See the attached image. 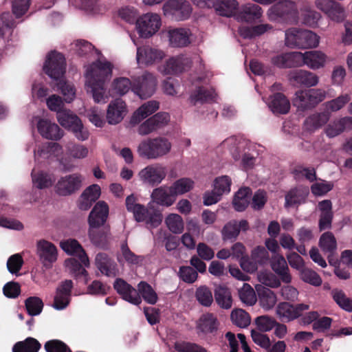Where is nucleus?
Returning a JSON list of instances; mask_svg holds the SVG:
<instances>
[{
    "label": "nucleus",
    "instance_id": "nucleus-1",
    "mask_svg": "<svg viewBox=\"0 0 352 352\" xmlns=\"http://www.w3.org/2000/svg\"><path fill=\"white\" fill-rule=\"evenodd\" d=\"M172 148L173 144L168 138L157 136L142 140L137 146V153L142 159L155 160L168 156Z\"/></svg>",
    "mask_w": 352,
    "mask_h": 352
},
{
    "label": "nucleus",
    "instance_id": "nucleus-2",
    "mask_svg": "<svg viewBox=\"0 0 352 352\" xmlns=\"http://www.w3.org/2000/svg\"><path fill=\"white\" fill-rule=\"evenodd\" d=\"M319 43L320 36L311 30L292 28L285 33V44L292 49L316 48Z\"/></svg>",
    "mask_w": 352,
    "mask_h": 352
},
{
    "label": "nucleus",
    "instance_id": "nucleus-3",
    "mask_svg": "<svg viewBox=\"0 0 352 352\" xmlns=\"http://www.w3.org/2000/svg\"><path fill=\"white\" fill-rule=\"evenodd\" d=\"M247 143L245 142H237L234 138L226 139L223 142V146L229 149L230 154L232 155L235 161H238L241 158V163L244 168L248 169L253 166L255 162V155L250 153V147L249 145L247 148Z\"/></svg>",
    "mask_w": 352,
    "mask_h": 352
},
{
    "label": "nucleus",
    "instance_id": "nucleus-4",
    "mask_svg": "<svg viewBox=\"0 0 352 352\" xmlns=\"http://www.w3.org/2000/svg\"><path fill=\"white\" fill-rule=\"evenodd\" d=\"M267 16L273 21H286L297 23L298 11L294 2L284 1L272 6L267 11Z\"/></svg>",
    "mask_w": 352,
    "mask_h": 352
},
{
    "label": "nucleus",
    "instance_id": "nucleus-5",
    "mask_svg": "<svg viewBox=\"0 0 352 352\" xmlns=\"http://www.w3.org/2000/svg\"><path fill=\"white\" fill-rule=\"evenodd\" d=\"M137 176L142 184L154 187L160 185L165 179L167 169L162 164H151L142 168Z\"/></svg>",
    "mask_w": 352,
    "mask_h": 352
},
{
    "label": "nucleus",
    "instance_id": "nucleus-6",
    "mask_svg": "<svg viewBox=\"0 0 352 352\" xmlns=\"http://www.w3.org/2000/svg\"><path fill=\"white\" fill-rule=\"evenodd\" d=\"M162 23V18L160 14L147 12L137 19L135 30L140 37L148 38L160 30Z\"/></svg>",
    "mask_w": 352,
    "mask_h": 352
},
{
    "label": "nucleus",
    "instance_id": "nucleus-7",
    "mask_svg": "<svg viewBox=\"0 0 352 352\" xmlns=\"http://www.w3.org/2000/svg\"><path fill=\"white\" fill-rule=\"evenodd\" d=\"M112 75V66L104 60H98L85 66V83L107 82Z\"/></svg>",
    "mask_w": 352,
    "mask_h": 352
},
{
    "label": "nucleus",
    "instance_id": "nucleus-8",
    "mask_svg": "<svg viewBox=\"0 0 352 352\" xmlns=\"http://www.w3.org/2000/svg\"><path fill=\"white\" fill-rule=\"evenodd\" d=\"M192 65L190 57L179 54L166 59L157 67V71L164 76H179L188 71Z\"/></svg>",
    "mask_w": 352,
    "mask_h": 352
},
{
    "label": "nucleus",
    "instance_id": "nucleus-9",
    "mask_svg": "<svg viewBox=\"0 0 352 352\" xmlns=\"http://www.w3.org/2000/svg\"><path fill=\"white\" fill-rule=\"evenodd\" d=\"M165 16L175 21L188 19L192 12V8L187 0H168L162 8Z\"/></svg>",
    "mask_w": 352,
    "mask_h": 352
},
{
    "label": "nucleus",
    "instance_id": "nucleus-10",
    "mask_svg": "<svg viewBox=\"0 0 352 352\" xmlns=\"http://www.w3.org/2000/svg\"><path fill=\"white\" fill-rule=\"evenodd\" d=\"M157 85L156 76L149 72H145L134 80L132 91L140 98H146L155 93Z\"/></svg>",
    "mask_w": 352,
    "mask_h": 352
},
{
    "label": "nucleus",
    "instance_id": "nucleus-11",
    "mask_svg": "<svg viewBox=\"0 0 352 352\" xmlns=\"http://www.w3.org/2000/svg\"><path fill=\"white\" fill-rule=\"evenodd\" d=\"M166 57V52L158 47L150 45L138 47L136 61L140 67H148L157 64Z\"/></svg>",
    "mask_w": 352,
    "mask_h": 352
},
{
    "label": "nucleus",
    "instance_id": "nucleus-12",
    "mask_svg": "<svg viewBox=\"0 0 352 352\" xmlns=\"http://www.w3.org/2000/svg\"><path fill=\"white\" fill-rule=\"evenodd\" d=\"M309 309V306L307 304L293 305L287 302H282L276 306V314L281 321L288 322L298 318L304 311Z\"/></svg>",
    "mask_w": 352,
    "mask_h": 352
},
{
    "label": "nucleus",
    "instance_id": "nucleus-13",
    "mask_svg": "<svg viewBox=\"0 0 352 352\" xmlns=\"http://www.w3.org/2000/svg\"><path fill=\"white\" fill-rule=\"evenodd\" d=\"M43 69L51 78L59 80L65 72L64 56L56 52H50L47 56Z\"/></svg>",
    "mask_w": 352,
    "mask_h": 352
},
{
    "label": "nucleus",
    "instance_id": "nucleus-14",
    "mask_svg": "<svg viewBox=\"0 0 352 352\" xmlns=\"http://www.w3.org/2000/svg\"><path fill=\"white\" fill-rule=\"evenodd\" d=\"M82 182V177L77 173L61 177L54 186L56 194L60 196H68L78 190Z\"/></svg>",
    "mask_w": 352,
    "mask_h": 352
},
{
    "label": "nucleus",
    "instance_id": "nucleus-15",
    "mask_svg": "<svg viewBox=\"0 0 352 352\" xmlns=\"http://www.w3.org/2000/svg\"><path fill=\"white\" fill-rule=\"evenodd\" d=\"M151 206V203L148 204ZM134 219L138 222H144L149 229L158 227L162 221V214L160 211L146 208L143 205L138 206L133 212Z\"/></svg>",
    "mask_w": 352,
    "mask_h": 352
},
{
    "label": "nucleus",
    "instance_id": "nucleus-16",
    "mask_svg": "<svg viewBox=\"0 0 352 352\" xmlns=\"http://www.w3.org/2000/svg\"><path fill=\"white\" fill-rule=\"evenodd\" d=\"M36 254L41 263L46 267H50L58 258V250L54 244L45 239L36 243Z\"/></svg>",
    "mask_w": 352,
    "mask_h": 352
},
{
    "label": "nucleus",
    "instance_id": "nucleus-17",
    "mask_svg": "<svg viewBox=\"0 0 352 352\" xmlns=\"http://www.w3.org/2000/svg\"><path fill=\"white\" fill-rule=\"evenodd\" d=\"M299 67L306 65L313 70L323 68L328 61L327 56L320 50L299 52Z\"/></svg>",
    "mask_w": 352,
    "mask_h": 352
},
{
    "label": "nucleus",
    "instance_id": "nucleus-18",
    "mask_svg": "<svg viewBox=\"0 0 352 352\" xmlns=\"http://www.w3.org/2000/svg\"><path fill=\"white\" fill-rule=\"evenodd\" d=\"M168 45L172 47H184L190 43L191 32L184 28H168L164 31Z\"/></svg>",
    "mask_w": 352,
    "mask_h": 352
},
{
    "label": "nucleus",
    "instance_id": "nucleus-19",
    "mask_svg": "<svg viewBox=\"0 0 352 352\" xmlns=\"http://www.w3.org/2000/svg\"><path fill=\"white\" fill-rule=\"evenodd\" d=\"M128 113V108L125 102L116 98L111 100L107 106L106 118L111 125L120 123Z\"/></svg>",
    "mask_w": 352,
    "mask_h": 352
},
{
    "label": "nucleus",
    "instance_id": "nucleus-20",
    "mask_svg": "<svg viewBox=\"0 0 352 352\" xmlns=\"http://www.w3.org/2000/svg\"><path fill=\"white\" fill-rule=\"evenodd\" d=\"M113 287L123 300L134 305H139L142 302V298L138 291L124 280L117 279Z\"/></svg>",
    "mask_w": 352,
    "mask_h": 352
},
{
    "label": "nucleus",
    "instance_id": "nucleus-21",
    "mask_svg": "<svg viewBox=\"0 0 352 352\" xmlns=\"http://www.w3.org/2000/svg\"><path fill=\"white\" fill-rule=\"evenodd\" d=\"M62 250L67 254L76 256L85 267L90 265L89 258L82 247L76 239H67L60 243Z\"/></svg>",
    "mask_w": 352,
    "mask_h": 352
},
{
    "label": "nucleus",
    "instance_id": "nucleus-22",
    "mask_svg": "<svg viewBox=\"0 0 352 352\" xmlns=\"http://www.w3.org/2000/svg\"><path fill=\"white\" fill-rule=\"evenodd\" d=\"M108 215V205L103 201H98L94 206L89 215V227L100 228L106 222Z\"/></svg>",
    "mask_w": 352,
    "mask_h": 352
},
{
    "label": "nucleus",
    "instance_id": "nucleus-23",
    "mask_svg": "<svg viewBox=\"0 0 352 352\" xmlns=\"http://www.w3.org/2000/svg\"><path fill=\"white\" fill-rule=\"evenodd\" d=\"M37 130L40 135L48 140H58L63 136V131L54 122L47 119H41L37 123Z\"/></svg>",
    "mask_w": 352,
    "mask_h": 352
},
{
    "label": "nucleus",
    "instance_id": "nucleus-24",
    "mask_svg": "<svg viewBox=\"0 0 352 352\" xmlns=\"http://www.w3.org/2000/svg\"><path fill=\"white\" fill-rule=\"evenodd\" d=\"M318 210L319 212V230L322 231L330 229L333 217L331 201L327 199L320 201L318 204Z\"/></svg>",
    "mask_w": 352,
    "mask_h": 352
},
{
    "label": "nucleus",
    "instance_id": "nucleus-25",
    "mask_svg": "<svg viewBox=\"0 0 352 352\" xmlns=\"http://www.w3.org/2000/svg\"><path fill=\"white\" fill-rule=\"evenodd\" d=\"M289 79L296 84L307 87L316 86L319 82V78L316 74L304 69L291 72Z\"/></svg>",
    "mask_w": 352,
    "mask_h": 352
},
{
    "label": "nucleus",
    "instance_id": "nucleus-26",
    "mask_svg": "<svg viewBox=\"0 0 352 352\" xmlns=\"http://www.w3.org/2000/svg\"><path fill=\"white\" fill-rule=\"evenodd\" d=\"M72 287L71 280H65L58 287L54 300V307L56 309L61 310L67 307L69 303Z\"/></svg>",
    "mask_w": 352,
    "mask_h": 352
},
{
    "label": "nucleus",
    "instance_id": "nucleus-27",
    "mask_svg": "<svg viewBox=\"0 0 352 352\" xmlns=\"http://www.w3.org/2000/svg\"><path fill=\"white\" fill-rule=\"evenodd\" d=\"M259 305L265 311L272 310L277 302V296L274 292L261 285H256Z\"/></svg>",
    "mask_w": 352,
    "mask_h": 352
},
{
    "label": "nucleus",
    "instance_id": "nucleus-28",
    "mask_svg": "<svg viewBox=\"0 0 352 352\" xmlns=\"http://www.w3.org/2000/svg\"><path fill=\"white\" fill-rule=\"evenodd\" d=\"M95 265L104 275L114 277L118 274L116 263L104 253H98L95 258Z\"/></svg>",
    "mask_w": 352,
    "mask_h": 352
},
{
    "label": "nucleus",
    "instance_id": "nucleus-29",
    "mask_svg": "<svg viewBox=\"0 0 352 352\" xmlns=\"http://www.w3.org/2000/svg\"><path fill=\"white\" fill-rule=\"evenodd\" d=\"M106 82L96 83H85V88L87 94L90 95L96 103H106L109 94L106 90Z\"/></svg>",
    "mask_w": 352,
    "mask_h": 352
},
{
    "label": "nucleus",
    "instance_id": "nucleus-30",
    "mask_svg": "<svg viewBox=\"0 0 352 352\" xmlns=\"http://www.w3.org/2000/svg\"><path fill=\"white\" fill-rule=\"evenodd\" d=\"M217 95L212 89L204 87H197L190 95L189 102L193 106L214 100Z\"/></svg>",
    "mask_w": 352,
    "mask_h": 352
},
{
    "label": "nucleus",
    "instance_id": "nucleus-31",
    "mask_svg": "<svg viewBox=\"0 0 352 352\" xmlns=\"http://www.w3.org/2000/svg\"><path fill=\"white\" fill-rule=\"evenodd\" d=\"M271 267L283 283H291L292 276L289 272L286 260L282 255L276 254L272 257Z\"/></svg>",
    "mask_w": 352,
    "mask_h": 352
},
{
    "label": "nucleus",
    "instance_id": "nucleus-32",
    "mask_svg": "<svg viewBox=\"0 0 352 352\" xmlns=\"http://www.w3.org/2000/svg\"><path fill=\"white\" fill-rule=\"evenodd\" d=\"M261 8L252 3H248L239 8L236 19L241 21H253L261 17Z\"/></svg>",
    "mask_w": 352,
    "mask_h": 352
},
{
    "label": "nucleus",
    "instance_id": "nucleus-33",
    "mask_svg": "<svg viewBox=\"0 0 352 352\" xmlns=\"http://www.w3.org/2000/svg\"><path fill=\"white\" fill-rule=\"evenodd\" d=\"M159 103L155 100L148 101L142 104L133 113L131 118L133 124H138L159 109Z\"/></svg>",
    "mask_w": 352,
    "mask_h": 352
},
{
    "label": "nucleus",
    "instance_id": "nucleus-34",
    "mask_svg": "<svg viewBox=\"0 0 352 352\" xmlns=\"http://www.w3.org/2000/svg\"><path fill=\"white\" fill-rule=\"evenodd\" d=\"M348 128H352V117H344L331 122L325 127L324 133L331 138L338 136Z\"/></svg>",
    "mask_w": 352,
    "mask_h": 352
},
{
    "label": "nucleus",
    "instance_id": "nucleus-35",
    "mask_svg": "<svg viewBox=\"0 0 352 352\" xmlns=\"http://www.w3.org/2000/svg\"><path fill=\"white\" fill-rule=\"evenodd\" d=\"M299 52H292L274 56L272 63L280 68L299 67Z\"/></svg>",
    "mask_w": 352,
    "mask_h": 352
},
{
    "label": "nucleus",
    "instance_id": "nucleus-36",
    "mask_svg": "<svg viewBox=\"0 0 352 352\" xmlns=\"http://www.w3.org/2000/svg\"><path fill=\"white\" fill-rule=\"evenodd\" d=\"M153 202L162 206L169 207L176 201L174 195L168 190L165 186H160L155 188L151 195Z\"/></svg>",
    "mask_w": 352,
    "mask_h": 352
},
{
    "label": "nucleus",
    "instance_id": "nucleus-37",
    "mask_svg": "<svg viewBox=\"0 0 352 352\" xmlns=\"http://www.w3.org/2000/svg\"><path fill=\"white\" fill-rule=\"evenodd\" d=\"M210 7H214L216 11L221 16H234L236 18L239 8L236 0H217L216 1L213 0V5Z\"/></svg>",
    "mask_w": 352,
    "mask_h": 352
},
{
    "label": "nucleus",
    "instance_id": "nucleus-38",
    "mask_svg": "<svg viewBox=\"0 0 352 352\" xmlns=\"http://www.w3.org/2000/svg\"><path fill=\"white\" fill-rule=\"evenodd\" d=\"M195 182L189 177H182L175 181L169 187V191L177 196L183 195L193 189Z\"/></svg>",
    "mask_w": 352,
    "mask_h": 352
},
{
    "label": "nucleus",
    "instance_id": "nucleus-39",
    "mask_svg": "<svg viewBox=\"0 0 352 352\" xmlns=\"http://www.w3.org/2000/svg\"><path fill=\"white\" fill-rule=\"evenodd\" d=\"M329 120V114L326 112L316 113L306 118L305 129L310 132L314 131L326 124Z\"/></svg>",
    "mask_w": 352,
    "mask_h": 352
},
{
    "label": "nucleus",
    "instance_id": "nucleus-40",
    "mask_svg": "<svg viewBox=\"0 0 352 352\" xmlns=\"http://www.w3.org/2000/svg\"><path fill=\"white\" fill-rule=\"evenodd\" d=\"M268 106L274 113H287L290 109L289 100L280 93L274 94L272 97Z\"/></svg>",
    "mask_w": 352,
    "mask_h": 352
},
{
    "label": "nucleus",
    "instance_id": "nucleus-41",
    "mask_svg": "<svg viewBox=\"0 0 352 352\" xmlns=\"http://www.w3.org/2000/svg\"><path fill=\"white\" fill-rule=\"evenodd\" d=\"M309 190L307 188H300L291 190L285 196V206H294L305 202Z\"/></svg>",
    "mask_w": 352,
    "mask_h": 352
},
{
    "label": "nucleus",
    "instance_id": "nucleus-42",
    "mask_svg": "<svg viewBox=\"0 0 352 352\" xmlns=\"http://www.w3.org/2000/svg\"><path fill=\"white\" fill-rule=\"evenodd\" d=\"M31 176L33 186L38 189L47 188L52 186L54 180L52 175L34 169L32 171Z\"/></svg>",
    "mask_w": 352,
    "mask_h": 352
},
{
    "label": "nucleus",
    "instance_id": "nucleus-43",
    "mask_svg": "<svg viewBox=\"0 0 352 352\" xmlns=\"http://www.w3.org/2000/svg\"><path fill=\"white\" fill-rule=\"evenodd\" d=\"M164 223L167 229L173 234H179L184 230V221L178 214L170 213L164 219Z\"/></svg>",
    "mask_w": 352,
    "mask_h": 352
},
{
    "label": "nucleus",
    "instance_id": "nucleus-44",
    "mask_svg": "<svg viewBox=\"0 0 352 352\" xmlns=\"http://www.w3.org/2000/svg\"><path fill=\"white\" fill-rule=\"evenodd\" d=\"M251 190L249 188H240L235 194L232 204L236 210H244L250 204Z\"/></svg>",
    "mask_w": 352,
    "mask_h": 352
},
{
    "label": "nucleus",
    "instance_id": "nucleus-45",
    "mask_svg": "<svg viewBox=\"0 0 352 352\" xmlns=\"http://www.w3.org/2000/svg\"><path fill=\"white\" fill-rule=\"evenodd\" d=\"M214 297L217 304L221 308L230 309L232 307L231 293L226 286H217L214 289Z\"/></svg>",
    "mask_w": 352,
    "mask_h": 352
},
{
    "label": "nucleus",
    "instance_id": "nucleus-46",
    "mask_svg": "<svg viewBox=\"0 0 352 352\" xmlns=\"http://www.w3.org/2000/svg\"><path fill=\"white\" fill-rule=\"evenodd\" d=\"M272 27L269 24H259L250 28L248 26H241L239 29V32L243 38H252L260 36L271 30Z\"/></svg>",
    "mask_w": 352,
    "mask_h": 352
},
{
    "label": "nucleus",
    "instance_id": "nucleus-47",
    "mask_svg": "<svg viewBox=\"0 0 352 352\" xmlns=\"http://www.w3.org/2000/svg\"><path fill=\"white\" fill-rule=\"evenodd\" d=\"M98 228L89 227V237L96 245L104 247L108 242L109 232V230H98Z\"/></svg>",
    "mask_w": 352,
    "mask_h": 352
},
{
    "label": "nucleus",
    "instance_id": "nucleus-48",
    "mask_svg": "<svg viewBox=\"0 0 352 352\" xmlns=\"http://www.w3.org/2000/svg\"><path fill=\"white\" fill-rule=\"evenodd\" d=\"M41 346L37 340L28 338L24 341L16 343L12 348V352H38Z\"/></svg>",
    "mask_w": 352,
    "mask_h": 352
},
{
    "label": "nucleus",
    "instance_id": "nucleus-49",
    "mask_svg": "<svg viewBox=\"0 0 352 352\" xmlns=\"http://www.w3.org/2000/svg\"><path fill=\"white\" fill-rule=\"evenodd\" d=\"M300 13L302 23L309 26L316 25L321 19V14L308 5L303 6L300 10Z\"/></svg>",
    "mask_w": 352,
    "mask_h": 352
},
{
    "label": "nucleus",
    "instance_id": "nucleus-50",
    "mask_svg": "<svg viewBox=\"0 0 352 352\" xmlns=\"http://www.w3.org/2000/svg\"><path fill=\"white\" fill-rule=\"evenodd\" d=\"M257 279L261 283L270 288H278L280 286L281 282L275 274L268 270H261L257 274Z\"/></svg>",
    "mask_w": 352,
    "mask_h": 352
},
{
    "label": "nucleus",
    "instance_id": "nucleus-51",
    "mask_svg": "<svg viewBox=\"0 0 352 352\" xmlns=\"http://www.w3.org/2000/svg\"><path fill=\"white\" fill-rule=\"evenodd\" d=\"M138 294L148 304L155 305L158 299L157 295L152 287L142 281L138 285Z\"/></svg>",
    "mask_w": 352,
    "mask_h": 352
},
{
    "label": "nucleus",
    "instance_id": "nucleus-52",
    "mask_svg": "<svg viewBox=\"0 0 352 352\" xmlns=\"http://www.w3.org/2000/svg\"><path fill=\"white\" fill-rule=\"evenodd\" d=\"M118 260L120 263H122L124 261L129 265H138L142 261V258L132 252L127 244L124 243L121 245V251L120 254L118 256Z\"/></svg>",
    "mask_w": 352,
    "mask_h": 352
},
{
    "label": "nucleus",
    "instance_id": "nucleus-53",
    "mask_svg": "<svg viewBox=\"0 0 352 352\" xmlns=\"http://www.w3.org/2000/svg\"><path fill=\"white\" fill-rule=\"evenodd\" d=\"M319 246L324 252L332 253L337 249V241L330 232L323 233L319 239Z\"/></svg>",
    "mask_w": 352,
    "mask_h": 352
},
{
    "label": "nucleus",
    "instance_id": "nucleus-54",
    "mask_svg": "<svg viewBox=\"0 0 352 352\" xmlns=\"http://www.w3.org/2000/svg\"><path fill=\"white\" fill-rule=\"evenodd\" d=\"M44 148L45 149L38 148L36 152L35 151V157L38 155L43 157H49L50 156L60 157L63 153L62 146L58 143H47Z\"/></svg>",
    "mask_w": 352,
    "mask_h": 352
},
{
    "label": "nucleus",
    "instance_id": "nucleus-55",
    "mask_svg": "<svg viewBox=\"0 0 352 352\" xmlns=\"http://www.w3.org/2000/svg\"><path fill=\"white\" fill-rule=\"evenodd\" d=\"M239 296L241 300L249 306L254 305L257 301L255 291L248 283H243L242 287L239 290Z\"/></svg>",
    "mask_w": 352,
    "mask_h": 352
},
{
    "label": "nucleus",
    "instance_id": "nucleus-56",
    "mask_svg": "<svg viewBox=\"0 0 352 352\" xmlns=\"http://www.w3.org/2000/svg\"><path fill=\"white\" fill-rule=\"evenodd\" d=\"M219 327V322L217 318L212 314L203 315L199 321V327L205 333L212 332L217 330Z\"/></svg>",
    "mask_w": 352,
    "mask_h": 352
},
{
    "label": "nucleus",
    "instance_id": "nucleus-57",
    "mask_svg": "<svg viewBox=\"0 0 352 352\" xmlns=\"http://www.w3.org/2000/svg\"><path fill=\"white\" fill-rule=\"evenodd\" d=\"M230 317L232 323L241 328L247 327L251 322L250 315L241 309H234Z\"/></svg>",
    "mask_w": 352,
    "mask_h": 352
},
{
    "label": "nucleus",
    "instance_id": "nucleus-58",
    "mask_svg": "<svg viewBox=\"0 0 352 352\" xmlns=\"http://www.w3.org/2000/svg\"><path fill=\"white\" fill-rule=\"evenodd\" d=\"M331 294L340 307L347 311H352V300L347 298L343 291L339 289H333Z\"/></svg>",
    "mask_w": 352,
    "mask_h": 352
},
{
    "label": "nucleus",
    "instance_id": "nucleus-59",
    "mask_svg": "<svg viewBox=\"0 0 352 352\" xmlns=\"http://www.w3.org/2000/svg\"><path fill=\"white\" fill-rule=\"evenodd\" d=\"M58 90L64 97L65 102L69 103L76 97V89L72 83L63 80H60L57 83Z\"/></svg>",
    "mask_w": 352,
    "mask_h": 352
},
{
    "label": "nucleus",
    "instance_id": "nucleus-60",
    "mask_svg": "<svg viewBox=\"0 0 352 352\" xmlns=\"http://www.w3.org/2000/svg\"><path fill=\"white\" fill-rule=\"evenodd\" d=\"M57 120L59 124L67 129H69L79 118L69 110L64 109L57 114Z\"/></svg>",
    "mask_w": 352,
    "mask_h": 352
},
{
    "label": "nucleus",
    "instance_id": "nucleus-61",
    "mask_svg": "<svg viewBox=\"0 0 352 352\" xmlns=\"http://www.w3.org/2000/svg\"><path fill=\"white\" fill-rule=\"evenodd\" d=\"M87 117L90 122L96 127H103L106 123L102 111L98 107H92L86 112Z\"/></svg>",
    "mask_w": 352,
    "mask_h": 352
},
{
    "label": "nucleus",
    "instance_id": "nucleus-62",
    "mask_svg": "<svg viewBox=\"0 0 352 352\" xmlns=\"http://www.w3.org/2000/svg\"><path fill=\"white\" fill-rule=\"evenodd\" d=\"M133 85L130 80L127 78L120 77L113 80L112 83V90L118 95H124L131 89Z\"/></svg>",
    "mask_w": 352,
    "mask_h": 352
},
{
    "label": "nucleus",
    "instance_id": "nucleus-63",
    "mask_svg": "<svg viewBox=\"0 0 352 352\" xmlns=\"http://www.w3.org/2000/svg\"><path fill=\"white\" fill-rule=\"evenodd\" d=\"M232 180L227 175H222L217 177L214 181L213 188L221 196L230 192Z\"/></svg>",
    "mask_w": 352,
    "mask_h": 352
},
{
    "label": "nucleus",
    "instance_id": "nucleus-64",
    "mask_svg": "<svg viewBox=\"0 0 352 352\" xmlns=\"http://www.w3.org/2000/svg\"><path fill=\"white\" fill-rule=\"evenodd\" d=\"M25 307L30 316H38L43 310V302L38 297L32 296L26 299Z\"/></svg>",
    "mask_w": 352,
    "mask_h": 352
}]
</instances>
